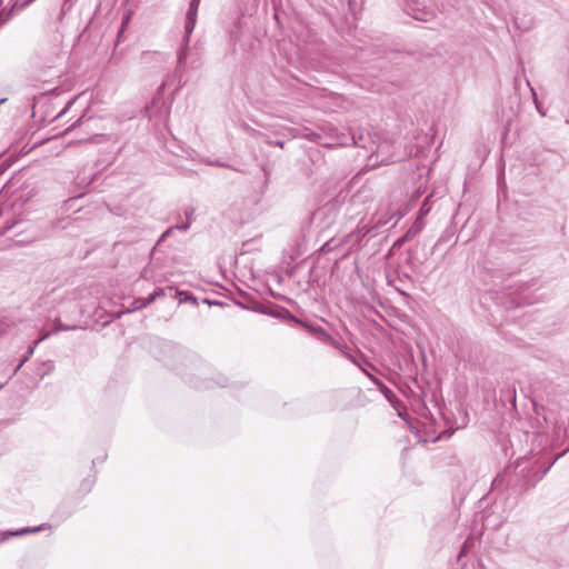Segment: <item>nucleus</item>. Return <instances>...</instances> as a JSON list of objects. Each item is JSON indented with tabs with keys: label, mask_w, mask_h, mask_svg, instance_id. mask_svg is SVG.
Returning <instances> with one entry per match:
<instances>
[{
	"label": "nucleus",
	"mask_w": 569,
	"mask_h": 569,
	"mask_svg": "<svg viewBox=\"0 0 569 569\" xmlns=\"http://www.w3.org/2000/svg\"><path fill=\"white\" fill-rule=\"evenodd\" d=\"M552 467V462L547 466H538L537 461L530 458H520L515 465H510L496 477L492 482L495 489L506 487L515 495H522L542 479V477Z\"/></svg>",
	"instance_id": "f257e3e1"
},
{
	"label": "nucleus",
	"mask_w": 569,
	"mask_h": 569,
	"mask_svg": "<svg viewBox=\"0 0 569 569\" xmlns=\"http://www.w3.org/2000/svg\"><path fill=\"white\" fill-rule=\"evenodd\" d=\"M71 129H78L83 136L78 142H91V143H102L108 141L107 126L104 123V119L101 117H86L81 116L77 122H74Z\"/></svg>",
	"instance_id": "f03ea898"
},
{
	"label": "nucleus",
	"mask_w": 569,
	"mask_h": 569,
	"mask_svg": "<svg viewBox=\"0 0 569 569\" xmlns=\"http://www.w3.org/2000/svg\"><path fill=\"white\" fill-rule=\"evenodd\" d=\"M413 12V18L427 21L429 14H433L432 0H407Z\"/></svg>",
	"instance_id": "7ed1b4c3"
},
{
	"label": "nucleus",
	"mask_w": 569,
	"mask_h": 569,
	"mask_svg": "<svg viewBox=\"0 0 569 569\" xmlns=\"http://www.w3.org/2000/svg\"><path fill=\"white\" fill-rule=\"evenodd\" d=\"M198 10L188 8L184 23V41L189 42L190 36L196 27Z\"/></svg>",
	"instance_id": "20e7f679"
},
{
	"label": "nucleus",
	"mask_w": 569,
	"mask_h": 569,
	"mask_svg": "<svg viewBox=\"0 0 569 569\" xmlns=\"http://www.w3.org/2000/svg\"><path fill=\"white\" fill-rule=\"evenodd\" d=\"M425 222L421 217H417L412 226L407 230V238H415L423 228Z\"/></svg>",
	"instance_id": "39448f33"
},
{
	"label": "nucleus",
	"mask_w": 569,
	"mask_h": 569,
	"mask_svg": "<svg viewBox=\"0 0 569 569\" xmlns=\"http://www.w3.org/2000/svg\"><path fill=\"white\" fill-rule=\"evenodd\" d=\"M152 302H147V298H136L132 300V302L128 306L127 312H134L137 310H140Z\"/></svg>",
	"instance_id": "423d86ee"
},
{
	"label": "nucleus",
	"mask_w": 569,
	"mask_h": 569,
	"mask_svg": "<svg viewBox=\"0 0 569 569\" xmlns=\"http://www.w3.org/2000/svg\"><path fill=\"white\" fill-rule=\"evenodd\" d=\"M50 335H51V332H44V333H42V335H41V337H40V338L34 342V345H33V346H31V347H29V349H28V351H27V356H26V357H24V359H22V361L17 366V368L14 369V371H13L12 376H13V375H16V373L18 372V370L22 367V365H23V363H24V361L28 359V357H29L30 355H32V353H33L36 346H37L40 341H42V340L47 339Z\"/></svg>",
	"instance_id": "0eeeda50"
},
{
	"label": "nucleus",
	"mask_w": 569,
	"mask_h": 569,
	"mask_svg": "<svg viewBox=\"0 0 569 569\" xmlns=\"http://www.w3.org/2000/svg\"><path fill=\"white\" fill-rule=\"evenodd\" d=\"M318 332L323 337V342L332 345L333 347L340 349L345 353L346 346L340 345L337 340L330 337L323 329H319Z\"/></svg>",
	"instance_id": "6e6552de"
},
{
	"label": "nucleus",
	"mask_w": 569,
	"mask_h": 569,
	"mask_svg": "<svg viewBox=\"0 0 569 569\" xmlns=\"http://www.w3.org/2000/svg\"><path fill=\"white\" fill-rule=\"evenodd\" d=\"M190 228V222H184V223H181V224H176V226H172L170 228H168L162 234H161V240L167 238L168 236H170L174 230H181V231H187L189 230Z\"/></svg>",
	"instance_id": "1a4fd4ad"
},
{
	"label": "nucleus",
	"mask_w": 569,
	"mask_h": 569,
	"mask_svg": "<svg viewBox=\"0 0 569 569\" xmlns=\"http://www.w3.org/2000/svg\"><path fill=\"white\" fill-rule=\"evenodd\" d=\"M46 527H47V525L43 523V525H40L38 527H34V528H22V529H20L18 531L9 532L8 535H10V536H22V535H26V533L39 532V531L43 530Z\"/></svg>",
	"instance_id": "9d476101"
},
{
	"label": "nucleus",
	"mask_w": 569,
	"mask_h": 569,
	"mask_svg": "<svg viewBox=\"0 0 569 569\" xmlns=\"http://www.w3.org/2000/svg\"><path fill=\"white\" fill-rule=\"evenodd\" d=\"M371 381L380 389V391L389 399L393 397V392L377 377H371Z\"/></svg>",
	"instance_id": "9b49d317"
},
{
	"label": "nucleus",
	"mask_w": 569,
	"mask_h": 569,
	"mask_svg": "<svg viewBox=\"0 0 569 569\" xmlns=\"http://www.w3.org/2000/svg\"><path fill=\"white\" fill-rule=\"evenodd\" d=\"M291 319L295 322L305 326L310 332L315 333L320 340L323 341V337L318 332L319 329H322L321 327H315L312 325H309L307 322H303L302 320L295 318L293 316H291Z\"/></svg>",
	"instance_id": "f8f14e48"
},
{
	"label": "nucleus",
	"mask_w": 569,
	"mask_h": 569,
	"mask_svg": "<svg viewBox=\"0 0 569 569\" xmlns=\"http://www.w3.org/2000/svg\"><path fill=\"white\" fill-rule=\"evenodd\" d=\"M184 42V46L179 50L178 52V67H180L182 64V62L186 60L187 56H188V43L189 42Z\"/></svg>",
	"instance_id": "ddd939ff"
},
{
	"label": "nucleus",
	"mask_w": 569,
	"mask_h": 569,
	"mask_svg": "<svg viewBox=\"0 0 569 569\" xmlns=\"http://www.w3.org/2000/svg\"><path fill=\"white\" fill-rule=\"evenodd\" d=\"M166 290L164 288H160L158 290H156L153 293L149 295L147 297V302H154L158 298H161L166 295Z\"/></svg>",
	"instance_id": "4468645a"
},
{
	"label": "nucleus",
	"mask_w": 569,
	"mask_h": 569,
	"mask_svg": "<svg viewBox=\"0 0 569 569\" xmlns=\"http://www.w3.org/2000/svg\"><path fill=\"white\" fill-rule=\"evenodd\" d=\"M429 198L430 197H427L425 200H423V203L422 206L420 207L419 209V212H418V217H421V220H423V218L429 213L430 211V208L428 206L429 203Z\"/></svg>",
	"instance_id": "2eb2a0df"
},
{
	"label": "nucleus",
	"mask_w": 569,
	"mask_h": 569,
	"mask_svg": "<svg viewBox=\"0 0 569 569\" xmlns=\"http://www.w3.org/2000/svg\"><path fill=\"white\" fill-rule=\"evenodd\" d=\"M77 328H78L77 326H72V327L64 326L59 319H57L54 332H57V331L74 330Z\"/></svg>",
	"instance_id": "dca6fc26"
},
{
	"label": "nucleus",
	"mask_w": 569,
	"mask_h": 569,
	"mask_svg": "<svg viewBox=\"0 0 569 569\" xmlns=\"http://www.w3.org/2000/svg\"><path fill=\"white\" fill-rule=\"evenodd\" d=\"M10 328V323L6 318H0V336L4 335Z\"/></svg>",
	"instance_id": "f3484780"
},
{
	"label": "nucleus",
	"mask_w": 569,
	"mask_h": 569,
	"mask_svg": "<svg viewBox=\"0 0 569 569\" xmlns=\"http://www.w3.org/2000/svg\"><path fill=\"white\" fill-rule=\"evenodd\" d=\"M345 356L351 361L353 362L356 366H358L359 368H361L362 366L360 365V362L358 361V359L351 355L350 352V349L348 347H345Z\"/></svg>",
	"instance_id": "a211bd4d"
},
{
	"label": "nucleus",
	"mask_w": 569,
	"mask_h": 569,
	"mask_svg": "<svg viewBox=\"0 0 569 569\" xmlns=\"http://www.w3.org/2000/svg\"><path fill=\"white\" fill-rule=\"evenodd\" d=\"M93 479H84L81 483V490L84 492H89L93 486Z\"/></svg>",
	"instance_id": "6ab92c4d"
},
{
	"label": "nucleus",
	"mask_w": 569,
	"mask_h": 569,
	"mask_svg": "<svg viewBox=\"0 0 569 569\" xmlns=\"http://www.w3.org/2000/svg\"><path fill=\"white\" fill-rule=\"evenodd\" d=\"M193 213H194V208H192V207H187V208L184 209V216H186V218H187V221H186V222H188V221H189V222L191 223V221H192V219H191V218H192Z\"/></svg>",
	"instance_id": "aec40b11"
},
{
	"label": "nucleus",
	"mask_w": 569,
	"mask_h": 569,
	"mask_svg": "<svg viewBox=\"0 0 569 569\" xmlns=\"http://www.w3.org/2000/svg\"><path fill=\"white\" fill-rule=\"evenodd\" d=\"M530 90H531V93H532L533 101H535V103H536L537 110L539 111V113H540V114L545 116V113L541 111V107H540V104H539V102H538L537 93H536L535 89H533V88H530Z\"/></svg>",
	"instance_id": "412c9836"
},
{
	"label": "nucleus",
	"mask_w": 569,
	"mask_h": 569,
	"mask_svg": "<svg viewBox=\"0 0 569 569\" xmlns=\"http://www.w3.org/2000/svg\"><path fill=\"white\" fill-rule=\"evenodd\" d=\"M179 301L180 302L190 301L192 303H197V299L193 296H188L187 293H186V297L183 299L179 298Z\"/></svg>",
	"instance_id": "4be33fe9"
},
{
	"label": "nucleus",
	"mask_w": 569,
	"mask_h": 569,
	"mask_svg": "<svg viewBox=\"0 0 569 569\" xmlns=\"http://www.w3.org/2000/svg\"><path fill=\"white\" fill-rule=\"evenodd\" d=\"M201 0H190L189 8L198 10Z\"/></svg>",
	"instance_id": "5701e85b"
},
{
	"label": "nucleus",
	"mask_w": 569,
	"mask_h": 569,
	"mask_svg": "<svg viewBox=\"0 0 569 569\" xmlns=\"http://www.w3.org/2000/svg\"><path fill=\"white\" fill-rule=\"evenodd\" d=\"M268 143L271 144V146L279 147V148H283L284 147V141H281V140L268 141Z\"/></svg>",
	"instance_id": "b1692460"
},
{
	"label": "nucleus",
	"mask_w": 569,
	"mask_h": 569,
	"mask_svg": "<svg viewBox=\"0 0 569 569\" xmlns=\"http://www.w3.org/2000/svg\"><path fill=\"white\" fill-rule=\"evenodd\" d=\"M377 228V222L375 223V226L372 228H368L367 226H365L361 230L363 231V234H371L372 230Z\"/></svg>",
	"instance_id": "393cba45"
},
{
	"label": "nucleus",
	"mask_w": 569,
	"mask_h": 569,
	"mask_svg": "<svg viewBox=\"0 0 569 569\" xmlns=\"http://www.w3.org/2000/svg\"><path fill=\"white\" fill-rule=\"evenodd\" d=\"M412 238H407V232L397 241L398 243H403L406 241H410Z\"/></svg>",
	"instance_id": "a878e982"
},
{
	"label": "nucleus",
	"mask_w": 569,
	"mask_h": 569,
	"mask_svg": "<svg viewBox=\"0 0 569 569\" xmlns=\"http://www.w3.org/2000/svg\"><path fill=\"white\" fill-rule=\"evenodd\" d=\"M467 548H469L468 540L465 541V543L461 548V551H460V556H462L467 552Z\"/></svg>",
	"instance_id": "bb28decb"
},
{
	"label": "nucleus",
	"mask_w": 569,
	"mask_h": 569,
	"mask_svg": "<svg viewBox=\"0 0 569 569\" xmlns=\"http://www.w3.org/2000/svg\"><path fill=\"white\" fill-rule=\"evenodd\" d=\"M12 378V376H9L3 381H0V390L9 382V380Z\"/></svg>",
	"instance_id": "cd10ccee"
},
{
	"label": "nucleus",
	"mask_w": 569,
	"mask_h": 569,
	"mask_svg": "<svg viewBox=\"0 0 569 569\" xmlns=\"http://www.w3.org/2000/svg\"><path fill=\"white\" fill-rule=\"evenodd\" d=\"M362 370V372L371 380V377H375L373 375H371L365 367H361L360 368Z\"/></svg>",
	"instance_id": "c85d7f7f"
},
{
	"label": "nucleus",
	"mask_w": 569,
	"mask_h": 569,
	"mask_svg": "<svg viewBox=\"0 0 569 569\" xmlns=\"http://www.w3.org/2000/svg\"><path fill=\"white\" fill-rule=\"evenodd\" d=\"M348 4H349V9L350 11H355V7H353V1L352 0H348Z\"/></svg>",
	"instance_id": "c756f323"
},
{
	"label": "nucleus",
	"mask_w": 569,
	"mask_h": 569,
	"mask_svg": "<svg viewBox=\"0 0 569 569\" xmlns=\"http://www.w3.org/2000/svg\"><path fill=\"white\" fill-rule=\"evenodd\" d=\"M515 23H516V26H517L518 28H522V27H521V24H520V23H519V21H518V17H515Z\"/></svg>",
	"instance_id": "7c9ffc66"
},
{
	"label": "nucleus",
	"mask_w": 569,
	"mask_h": 569,
	"mask_svg": "<svg viewBox=\"0 0 569 569\" xmlns=\"http://www.w3.org/2000/svg\"><path fill=\"white\" fill-rule=\"evenodd\" d=\"M33 241H36V238H32V239H30V240H28V241H22V240H21L20 242H22V243H31V242H33Z\"/></svg>",
	"instance_id": "2f4dec72"
},
{
	"label": "nucleus",
	"mask_w": 569,
	"mask_h": 569,
	"mask_svg": "<svg viewBox=\"0 0 569 569\" xmlns=\"http://www.w3.org/2000/svg\"><path fill=\"white\" fill-rule=\"evenodd\" d=\"M224 381H226V379H223V381H218L217 385L223 387L224 386Z\"/></svg>",
	"instance_id": "473e14b6"
},
{
	"label": "nucleus",
	"mask_w": 569,
	"mask_h": 569,
	"mask_svg": "<svg viewBox=\"0 0 569 569\" xmlns=\"http://www.w3.org/2000/svg\"><path fill=\"white\" fill-rule=\"evenodd\" d=\"M7 101V98L0 99V104L4 103Z\"/></svg>",
	"instance_id": "72a5a7b5"
},
{
	"label": "nucleus",
	"mask_w": 569,
	"mask_h": 569,
	"mask_svg": "<svg viewBox=\"0 0 569 569\" xmlns=\"http://www.w3.org/2000/svg\"><path fill=\"white\" fill-rule=\"evenodd\" d=\"M182 295H183V292H181V291H177V292H176V296H179V297H180V296H182Z\"/></svg>",
	"instance_id": "f704fd0d"
},
{
	"label": "nucleus",
	"mask_w": 569,
	"mask_h": 569,
	"mask_svg": "<svg viewBox=\"0 0 569 569\" xmlns=\"http://www.w3.org/2000/svg\"><path fill=\"white\" fill-rule=\"evenodd\" d=\"M211 387V383L210 382H207L206 383V388H210Z\"/></svg>",
	"instance_id": "c9c22d12"
},
{
	"label": "nucleus",
	"mask_w": 569,
	"mask_h": 569,
	"mask_svg": "<svg viewBox=\"0 0 569 569\" xmlns=\"http://www.w3.org/2000/svg\"><path fill=\"white\" fill-rule=\"evenodd\" d=\"M32 0H28L27 3H30Z\"/></svg>",
	"instance_id": "e433bc0d"
}]
</instances>
